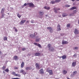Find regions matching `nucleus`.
Instances as JSON below:
<instances>
[{
    "mask_svg": "<svg viewBox=\"0 0 79 79\" xmlns=\"http://www.w3.org/2000/svg\"><path fill=\"white\" fill-rule=\"evenodd\" d=\"M46 72L49 73L50 75H52L53 74V71L52 70H50V68H48L47 69Z\"/></svg>",
    "mask_w": 79,
    "mask_h": 79,
    "instance_id": "f257e3e1",
    "label": "nucleus"
},
{
    "mask_svg": "<svg viewBox=\"0 0 79 79\" xmlns=\"http://www.w3.org/2000/svg\"><path fill=\"white\" fill-rule=\"evenodd\" d=\"M47 29L50 32V33H52L53 31V28L51 27H48L47 28Z\"/></svg>",
    "mask_w": 79,
    "mask_h": 79,
    "instance_id": "f03ea898",
    "label": "nucleus"
},
{
    "mask_svg": "<svg viewBox=\"0 0 79 79\" xmlns=\"http://www.w3.org/2000/svg\"><path fill=\"white\" fill-rule=\"evenodd\" d=\"M12 74H13V75H14L15 76L18 77H21V75L20 74H16V73L15 72H12Z\"/></svg>",
    "mask_w": 79,
    "mask_h": 79,
    "instance_id": "7ed1b4c3",
    "label": "nucleus"
},
{
    "mask_svg": "<svg viewBox=\"0 0 79 79\" xmlns=\"http://www.w3.org/2000/svg\"><path fill=\"white\" fill-rule=\"evenodd\" d=\"M27 5H29L30 7H32V8L34 7V4L32 3H27Z\"/></svg>",
    "mask_w": 79,
    "mask_h": 79,
    "instance_id": "20e7f679",
    "label": "nucleus"
},
{
    "mask_svg": "<svg viewBox=\"0 0 79 79\" xmlns=\"http://www.w3.org/2000/svg\"><path fill=\"white\" fill-rule=\"evenodd\" d=\"M35 66L37 69H40L41 68L40 67V65H39V64L38 63H36Z\"/></svg>",
    "mask_w": 79,
    "mask_h": 79,
    "instance_id": "39448f33",
    "label": "nucleus"
},
{
    "mask_svg": "<svg viewBox=\"0 0 79 79\" xmlns=\"http://www.w3.org/2000/svg\"><path fill=\"white\" fill-rule=\"evenodd\" d=\"M26 20H22L20 23V25H23L24 24V23H25Z\"/></svg>",
    "mask_w": 79,
    "mask_h": 79,
    "instance_id": "423d86ee",
    "label": "nucleus"
},
{
    "mask_svg": "<svg viewBox=\"0 0 79 79\" xmlns=\"http://www.w3.org/2000/svg\"><path fill=\"white\" fill-rule=\"evenodd\" d=\"M74 32L75 34H79V31L77 29H75Z\"/></svg>",
    "mask_w": 79,
    "mask_h": 79,
    "instance_id": "0eeeda50",
    "label": "nucleus"
},
{
    "mask_svg": "<svg viewBox=\"0 0 79 79\" xmlns=\"http://www.w3.org/2000/svg\"><path fill=\"white\" fill-rule=\"evenodd\" d=\"M61 26H60V24H58V26H57V31H61Z\"/></svg>",
    "mask_w": 79,
    "mask_h": 79,
    "instance_id": "6e6552de",
    "label": "nucleus"
},
{
    "mask_svg": "<svg viewBox=\"0 0 79 79\" xmlns=\"http://www.w3.org/2000/svg\"><path fill=\"white\" fill-rule=\"evenodd\" d=\"M40 74H44V69H41L40 70Z\"/></svg>",
    "mask_w": 79,
    "mask_h": 79,
    "instance_id": "1a4fd4ad",
    "label": "nucleus"
},
{
    "mask_svg": "<svg viewBox=\"0 0 79 79\" xmlns=\"http://www.w3.org/2000/svg\"><path fill=\"white\" fill-rule=\"evenodd\" d=\"M20 73H23V74H26V73L24 71V70L23 69H21L20 71Z\"/></svg>",
    "mask_w": 79,
    "mask_h": 79,
    "instance_id": "9d476101",
    "label": "nucleus"
},
{
    "mask_svg": "<svg viewBox=\"0 0 79 79\" xmlns=\"http://www.w3.org/2000/svg\"><path fill=\"white\" fill-rule=\"evenodd\" d=\"M62 17L64 18V17H66V16H68V14L66 13H63L62 15Z\"/></svg>",
    "mask_w": 79,
    "mask_h": 79,
    "instance_id": "9b49d317",
    "label": "nucleus"
},
{
    "mask_svg": "<svg viewBox=\"0 0 79 79\" xmlns=\"http://www.w3.org/2000/svg\"><path fill=\"white\" fill-rule=\"evenodd\" d=\"M62 44L63 45H64V44H68V42L67 41H62Z\"/></svg>",
    "mask_w": 79,
    "mask_h": 79,
    "instance_id": "f8f14e48",
    "label": "nucleus"
},
{
    "mask_svg": "<svg viewBox=\"0 0 79 79\" xmlns=\"http://www.w3.org/2000/svg\"><path fill=\"white\" fill-rule=\"evenodd\" d=\"M76 61H75L74 62H73L72 64V66L73 67H74L76 65Z\"/></svg>",
    "mask_w": 79,
    "mask_h": 79,
    "instance_id": "ddd939ff",
    "label": "nucleus"
},
{
    "mask_svg": "<svg viewBox=\"0 0 79 79\" xmlns=\"http://www.w3.org/2000/svg\"><path fill=\"white\" fill-rule=\"evenodd\" d=\"M39 13L40 16H43L44 15V12L42 11H40Z\"/></svg>",
    "mask_w": 79,
    "mask_h": 79,
    "instance_id": "4468645a",
    "label": "nucleus"
},
{
    "mask_svg": "<svg viewBox=\"0 0 79 79\" xmlns=\"http://www.w3.org/2000/svg\"><path fill=\"white\" fill-rule=\"evenodd\" d=\"M32 69V68L31 67H27L26 68V69L27 71V70H31V69Z\"/></svg>",
    "mask_w": 79,
    "mask_h": 79,
    "instance_id": "2eb2a0df",
    "label": "nucleus"
},
{
    "mask_svg": "<svg viewBox=\"0 0 79 79\" xmlns=\"http://www.w3.org/2000/svg\"><path fill=\"white\" fill-rule=\"evenodd\" d=\"M35 56H40V53L39 52H36L35 54Z\"/></svg>",
    "mask_w": 79,
    "mask_h": 79,
    "instance_id": "dca6fc26",
    "label": "nucleus"
},
{
    "mask_svg": "<svg viewBox=\"0 0 79 79\" xmlns=\"http://www.w3.org/2000/svg\"><path fill=\"white\" fill-rule=\"evenodd\" d=\"M24 62H22V63L21 64V68H23V67H24Z\"/></svg>",
    "mask_w": 79,
    "mask_h": 79,
    "instance_id": "f3484780",
    "label": "nucleus"
},
{
    "mask_svg": "<svg viewBox=\"0 0 79 79\" xmlns=\"http://www.w3.org/2000/svg\"><path fill=\"white\" fill-rule=\"evenodd\" d=\"M47 47H48V48H49L48 49L49 50H50V47H52V45H51V44H48V45Z\"/></svg>",
    "mask_w": 79,
    "mask_h": 79,
    "instance_id": "a211bd4d",
    "label": "nucleus"
},
{
    "mask_svg": "<svg viewBox=\"0 0 79 79\" xmlns=\"http://www.w3.org/2000/svg\"><path fill=\"white\" fill-rule=\"evenodd\" d=\"M62 73L64 74H67L68 72L65 70H63Z\"/></svg>",
    "mask_w": 79,
    "mask_h": 79,
    "instance_id": "6ab92c4d",
    "label": "nucleus"
},
{
    "mask_svg": "<svg viewBox=\"0 0 79 79\" xmlns=\"http://www.w3.org/2000/svg\"><path fill=\"white\" fill-rule=\"evenodd\" d=\"M76 9H77V8H76V7L74 6V7H72L70 9V10H76Z\"/></svg>",
    "mask_w": 79,
    "mask_h": 79,
    "instance_id": "aec40b11",
    "label": "nucleus"
},
{
    "mask_svg": "<svg viewBox=\"0 0 79 79\" xmlns=\"http://www.w3.org/2000/svg\"><path fill=\"white\" fill-rule=\"evenodd\" d=\"M62 58L63 60H64L66 58V55H64L63 56H62Z\"/></svg>",
    "mask_w": 79,
    "mask_h": 79,
    "instance_id": "412c9836",
    "label": "nucleus"
},
{
    "mask_svg": "<svg viewBox=\"0 0 79 79\" xmlns=\"http://www.w3.org/2000/svg\"><path fill=\"white\" fill-rule=\"evenodd\" d=\"M4 10H5V8H2L1 12V13H4Z\"/></svg>",
    "mask_w": 79,
    "mask_h": 79,
    "instance_id": "4be33fe9",
    "label": "nucleus"
},
{
    "mask_svg": "<svg viewBox=\"0 0 79 79\" xmlns=\"http://www.w3.org/2000/svg\"><path fill=\"white\" fill-rule=\"evenodd\" d=\"M13 59L15 60H18V56H15L14 57Z\"/></svg>",
    "mask_w": 79,
    "mask_h": 79,
    "instance_id": "5701e85b",
    "label": "nucleus"
},
{
    "mask_svg": "<svg viewBox=\"0 0 79 79\" xmlns=\"http://www.w3.org/2000/svg\"><path fill=\"white\" fill-rule=\"evenodd\" d=\"M1 18H3L4 17V16H5V14L4 13H1Z\"/></svg>",
    "mask_w": 79,
    "mask_h": 79,
    "instance_id": "b1692460",
    "label": "nucleus"
},
{
    "mask_svg": "<svg viewBox=\"0 0 79 79\" xmlns=\"http://www.w3.org/2000/svg\"><path fill=\"white\" fill-rule=\"evenodd\" d=\"M3 40H7V37H6V36H4L3 37Z\"/></svg>",
    "mask_w": 79,
    "mask_h": 79,
    "instance_id": "393cba45",
    "label": "nucleus"
},
{
    "mask_svg": "<svg viewBox=\"0 0 79 79\" xmlns=\"http://www.w3.org/2000/svg\"><path fill=\"white\" fill-rule=\"evenodd\" d=\"M55 1H52L50 2L52 4H55Z\"/></svg>",
    "mask_w": 79,
    "mask_h": 79,
    "instance_id": "a878e982",
    "label": "nucleus"
},
{
    "mask_svg": "<svg viewBox=\"0 0 79 79\" xmlns=\"http://www.w3.org/2000/svg\"><path fill=\"white\" fill-rule=\"evenodd\" d=\"M6 71V72L7 73H8L9 72V69H7L4 70Z\"/></svg>",
    "mask_w": 79,
    "mask_h": 79,
    "instance_id": "bb28decb",
    "label": "nucleus"
},
{
    "mask_svg": "<svg viewBox=\"0 0 79 79\" xmlns=\"http://www.w3.org/2000/svg\"><path fill=\"white\" fill-rule=\"evenodd\" d=\"M17 16L19 18H20L21 17V15H20L19 14L17 15Z\"/></svg>",
    "mask_w": 79,
    "mask_h": 79,
    "instance_id": "cd10ccee",
    "label": "nucleus"
},
{
    "mask_svg": "<svg viewBox=\"0 0 79 79\" xmlns=\"http://www.w3.org/2000/svg\"><path fill=\"white\" fill-rule=\"evenodd\" d=\"M70 26H71V25L69 23L67 25L66 27H69Z\"/></svg>",
    "mask_w": 79,
    "mask_h": 79,
    "instance_id": "c85d7f7f",
    "label": "nucleus"
},
{
    "mask_svg": "<svg viewBox=\"0 0 79 79\" xmlns=\"http://www.w3.org/2000/svg\"><path fill=\"white\" fill-rule=\"evenodd\" d=\"M35 40V42H39L40 40V38L36 39Z\"/></svg>",
    "mask_w": 79,
    "mask_h": 79,
    "instance_id": "c756f323",
    "label": "nucleus"
},
{
    "mask_svg": "<svg viewBox=\"0 0 79 79\" xmlns=\"http://www.w3.org/2000/svg\"><path fill=\"white\" fill-rule=\"evenodd\" d=\"M55 50V48H52L50 50V51H51V52H53V51H54Z\"/></svg>",
    "mask_w": 79,
    "mask_h": 79,
    "instance_id": "7c9ffc66",
    "label": "nucleus"
},
{
    "mask_svg": "<svg viewBox=\"0 0 79 79\" xmlns=\"http://www.w3.org/2000/svg\"><path fill=\"white\" fill-rule=\"evenodd\" d=\"M77 74V71H75V72H74L73 73V75H75V74Z\"/></svg>",
    "mask_w": 79,
    "mask_h": 79,
    "instance_id": "2f4dec72",
    "label": "nucleus"
},
{
    "mask_svg": "<svg viewBox=\"0 0 79 79\" xmlns=\"http://www.w3.org/2000/svg\"><path fill=\"white\" fill-rule=\"evenodd\" d=\"M61 0H56L55 2L56 3H58V2H60Z\"/></svg>",
    "mask_w": 79,
    "mask_h": 79,
    "instance_id": "473e14b6",
    "label": "nucleus"
},
{
    "mask_svg": "<svg viewBox=\"0 0 79 79\" xmlns=\"http://www.w3.org/2000/svg\"><path fill=\"white\" fill-rule=\"evenodd\" d=\"M74 14L73 13L72 14H70L69 16H74Z\"/></svg>",
    "mask_w": 79,
    "mask_h": 79,
    "instance_id": "72a5a7b5",
    "label": "nucleus"
},
{
    "mask_svg": "<svg viewBox=\"0 0 79 79\" xmlns=\"http://www.w3.org/2000/svg\"><path fill=\"white\" fill-rule=\"evenodd\" d=\"M55 11V12L56 13H58V11H57V9H55L54 8V9Z\"/></svg>",
    "mask_w": 79,
    "mask_h": 79,
    "instance_id": "f704fd0d",
    "label": "nucleus"
},
{
    "mask_svg": "<svg viewBox=\"0 0 79 79\" xmlns=\"http://www.w3.org/2000/svg\"><path fill=\"white\" fill-rule=\"evenodd\" d=\"M76 13H77V11L76 10H74L73 11V13L74 14Z\"/></svg>",
    "mask_w": 79,
    "mask_h": 79,
    "instance_id": "c9c22d12",
    "label": "nucleus"
},
{
    "mask_svg": "<svg viewBox=\"0 0 79 79\" xmlns=\"http://www.w3.org/2000/svg\"><path fill=\"white\" fill-rule=\"evenodd\" d=\"M37 46L40 48H42V46H41V45H40V44H38Z\"/></svg>",
    "mask_w": 79,
    "mask_h": 79,
    "instance_id": "e433bc0d",
    "label": "nucleus"
},
{
    "mask_svg": "<svg viewBox=\"0 0 79 79\" xmlns=\"http://www.w3.org/2000/svg\"><path fill=\"white\" fill-rule=\"evenodd\" d=\"M65 7H69L70 6V5H65Z\"/></svg>",
    "mask_w": 79,
    "mask_h": 79,
    "instance_id": "4c0bfd02",
    "label": "nucleus"
},
{
    "mask_svg": "<svg viewBox=\"0 0 79 79\" xmlns=\"http://www.w3.org/2000/svg\"><path fill=\"white\" fill-rule=\"evenodd\" d=\"M74 50H77L78 49V47H75V48H74Z\"/></svg>",
    "mask_w": 79,
    "mask_h": 79,
    "instance_id": "58836bf2",
    "label": "nucleus"
},
{
    "mask_svg": "<svg viewBox=\"0 0 79 79\" xmlns=\"http://www.w3.org/2000/svg\"><path fill=\"white\" fill-rule=\"evenodd\" d=\"M5 68H6L5 66H4L2 67V69H3V70H4V69H5Z\"/></svg>",
    "mask_w": 79,
    "mask_h": 79,
    "instance_id": "ea45409f",
    "label": "nucleus"
},
{
    "mask_svg": "<svg viewBox=\"0 0 79 79\" xmlns=\"http://www.w3.org/2000/svg\"><path fill=\"white\" fill-rule=\"evenodd\" d=\"M11 79H20V78L16 77V78H12Z\"/></svg>",
    "mask_w": 79,
    "mask_h": 79,
    "instance_id": "a19ab883",
    "label": "nucleus"
},
{
    "mask_svg": "<svg viewBox=\"0 0 79 79\" xmlns=\"http://www.w3.org/2000/svg\"><path fill=\"white\" fill-rule=\"evenodd\" d=\"M34 44L35 45L37 46L38 45V44L37 43H34Z\"/></svg>",
    "mask_w": 79,
    "mask_h": 79,
    "instance_id": "79ce46f5",
    "label": "nucleus"
},
{
    "mask_svg": "<svg viewBox=\"0 0 79 79\" xmlns=\"http://www.w3.org/2000/svg\"><path fill=\"white\" fill-rule=\"evenodd\" d=\"M22 50H23V51H24V50H26V48H23L22 49Z\"/></svg>",
    "mask_w": 79,
    "mask_h": 79,
    "instance_id": "37998d69",
    "label": "nucleus"
},
{
    "mask_svg": "<svg viewBox=\"0 0 79 79\" xmlns=\"http://www.w3.org/2000/svg\"><path fill=\"white\" fill-rule=\"evenodd\" d=\"M14 69H18V67H14Z\"/></svg>",
    "mask_w": 79,
    "mask_h": 79,
    "instance_id": "c03bdc74",
    "label": "nucleus"
},
{
    "mask_svg": "<svg viewBox=\"0 0 79 79\" xmlns=\"http://www.w3.org/2000/svg\"><path fill=\"white\" fill-rule=\"evenodd\" d=\"M27 5V4L25 3L24 4V6H26V5Z\"/></svg>",
    "mask_w": 79,
    "mask_h": 79,
    "instance_id": "a18cd8bd",
    "label": "nucleus"
},
{
    "mask_svg": "<svg viewBox=\"0 0 79 79\" xmlns=\"http://www.w3.org/2000/svg\"><path fill=\"white\" fill-rule=\"evenodd\" d=\"M34 34H35V35H37V33L36 32H35L34 33Z\"/></svg>",
    "mask_w": 79,
    "mask_h": 79,
    "instance_id": "49530a36",
    "label": "nucleus"
},
{
    "mask_svg": "<svg viewBox=\"0 0 79 79\" xmlns=\"http://www.w3.org/2000/svg\"><path fill=\"white\" fill-rule=\"evenodd\" d=\"M50 7H47V8L46 9H47V10H50Z\"/></svg>",
    "mask_w": 79,
    "mask_h": 79,
    "instance_id": "de8ad7c7",
    "label": "nucleus"
},
{
    "mask_svg": "<svg viewBox=\"0 0 79 79\" xmlns=\"http://www.w3.org/2000/svg\"><path fill=\"white\" fill-rule=\"evenodd\" d=\"M32 36H33V35H32V34H30V37H32Z\"/></svg>",
    "mask_w": 79,
    "mask_h": 79,
    "instance_id": "09e8293b",
    "label": "nucleus"
},
{
    "mask_svg": "<svg viewBox=\"0 0 79 79\" xmlns=\"http://www.w3.org/2000/svg\"><path fill=\"white\" fill-rule=\"evenodd\" d=\"M15 32H18V30L15 29Z\"/></svg>",
    "mask_w": 79,
    "mask_h": 79,
    "instance_id": "8fccbe9b",
    "label": "nucleus"
},
{
    "mask_svg": "<svg viewBox=\"0 0 79 79\" xmlns=\"http://www.w3.org/2000/svg\"><path fill=\"white\" fill-rule=\"evenodd\" d=\"M76 56V54H74L73 56V57H75V56Z\"/></svg>",
    "mask_w": 79,
    "mask_h": 79,
    "instance_id": "3c124183",
    "label": "nucleus"
},
{
    "mask_svg": "<svg viewBox=\"0 0 79 79\" xmlns=\"http://www.w3.org/2000/svg\"><path fill=\"white\" fill-rule=\"evenodd\" d=\"M29 23V21L27 20L26 21V23Z\"/></svg>",
    "mask_w": 79,
    "mask_h": 79,
    "instance_id": "603ef678",
    "label": "nucleus"
},
{
    "mask_svg": "<svg viewBox=\"0 0 79 79\" xmlns=\"http://www.w3.org/2000/svg\"><path fill=\"white\" fill-rule=\"evenodd\" d=\"M47 6H45V7H44V9H47Z\"/></svg>",
    "mask_w": 79,
    "mask_h": 79,
    "instance_id": "864d4df0",
    "label": "nucleus"
},
{
    "mask_svg": "<svg viewBox=\"0 0 79 79\" xmlns=\"http://www.w3.org/2000/svg\"><path fill=\"white\" fill-rule=\"evenodd\" d=\"M61 35H62V36H63V35H64V34H61Z\"/></svg>",
    "mask_w": 79,
    "mask_h": 79,
    "instance_id": "5fc2aeb1",
    "label": "nucleus"
},
{
    "mask_svg": "<svg viewBox=\"0 0 79 79\" xmlns=\"http://www.w3.org/2000/svg\"><path fill=\"white\" fill-rule=\"evenodd\" d=\"M13 29H15V30H16V27H14Z\"/></svg>",
    "mask_w": 79,
    "mask_h": 79,
    "instance_id": "6e6d98bb",
    "label": "nucleus"
},
{
    "mask_svg": "<svg viewBox=\"0 0 79 79\" xmlns=\"http://www.w3.org/2000/svg\"><path fill=\"white\" fill-rule=\"evenodd\" d=\"M57 10H60V8H58L57 9Z\"/></svg>",
    "mask_w": 79,
    "mask_h": 79,
    "instance_id": "4d7b16f0",
    "label": "nucleus"
},
{
    "mask_svg": "<svg viewBox=\"0 0 79 79\" xmlns=\"http://www.w3.org/2000/svg\"><path fill=\"white\" fill-rule=\"evenodd\" d=\"M72 1H73V2H74L75 1V0H71Z\"/></svg>",
    "mask_w": 79,
    "mask_h": 79,
    "instance_id": "13d9d810",
    "label": "nucleus"
},
{
    "mask_svg": "<svg viewBox=\"0 0 79 79\" xmlns=\"http://www.w3.org/2000/svg\"><path fill=\"white\" fill-rule=\"evenodd\" d=\"M45 16L46 17H47V16H48V15H46Z\"/></svg>",
    "mask_w": 79,
    "mask_h": 79,
    "instance_id": "bf43d9fd",
    "label": "nucleus"
},
{
    "mask_svg": "<svg viewBox=\"0 0 79 79\" xmlns=\"http://www.w3.org/2000/svg\"><path fill=\"white\" fill-rule=\"evenodd\" d=\"M31 23H33L32 21H31Z\"/></svg>",
    "mask_w": 79,
    "mask_h": 79,
    "instance_id": "052dcab7",
    "label": "nucleus"
},
{
    "mask_svg": "<svg viewBox=\"0 0 79 79\" xmlns=\"http://www.w3.org/2000/svg\"><path fill=\"white\" fill-rule=\"evenodd\" d=\"M67 78V79H70V78H68V77Z\"/></svg>",
    "mask_w": 79,
    "mask_h": 79,
    "instance_id": "680f3d73",
    "label": "nucleus"
},
{
    "mask_svg": "<svg viewBox=\"0 0 79 79\" xmlns=\"http://www.w3.org/2000/svg\"><path fill=\"white\" fill-rule=\"evenodd\" d=\"M0 53H2V52L0 51Z\"/></svg>",
    "mask_w": 79,
    "mask_h": 79,
    "instance_id": "e2e57ef3",
    "label": "nucleus"
},
{
    "mask_svg": "<svg viewBox=\"0 0 79 79\" xmlns=\"http://www.w3.org/2000/svg\"><path fill=\"white\" fill-rule=\"evenodd\" d=\"M60 58H62V56L59 57Z\"/></svg>",
    "mask_w": 79,
    "mask_h": 79,
    "instance_id": "0e129e2a",
    "label": "nucleus"
},
{
    "mask_svg": "<svg viewBox=\"0 0 79 79\" xmlns=\"http://www.w3.org/2000/svg\"><path fill=\"white\" fill-rule=\"evenodd\" d=\"M77 1H79V0H77Z\"/></svg>",
    "mask_w": 79,
    "mask_h": 79,
    "instance_id": "69168bd1",
    "label": "nucleus"
},
{
    "mask_svg": "<svg viewBox=\"0 0 79 79\" xmlns=\"http://www.w3.org/2000/svg\"><path fill=\"white\" fill-rule=\"evenodd\" d=\"M33 37H35V35H34V36H33Z\"/></svg>",
    "mask_w": 79,
    "mask_h": 79,
    "instance_id": "338daca9",
    "label": "nucleus"
}]
</instances>
